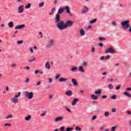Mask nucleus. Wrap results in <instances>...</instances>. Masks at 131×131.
Wrapping results in <instances>:
<instances>
[{
    "label": "nucleus",
    "instance_id": "obj_1",
    "mask_svg": "<svg viewBox=\"0 0 131 131\" xmlns=\"http://www.w3.org/2000/svg\"><path fill=\"white\" fill-rule=\"evenodd\" d=\"M63 21L61 20L60 14L56 15L55 16V23H56V26L58 27L59 30L61 29L62 25L63 24Z\"/></svg>",
    "mask_w": 131,
    "mask_h": 131
},
{
    "label": "nucleus",
    "instance_id": "obj_2",
    "mask_svg": "<svg viewBox=\"0 0 131 131\" xmlns=\"http://www.w3.org/2000/svg\"><path fill=\"white\" fill-rule=\"evenodd\" d=\"M73 24V21L71 20H68L66 22V24H64V21L62 23V25H61V27L59 30H63L64 29H66L68 27H71L72 25Z\"/></svg>",
    "mask_w": 131,
    "mask_h": 131
},
{
    "label": "nucleus",
    "instance_id": "obj_3",
    "mask_svg": "<svg viewBox=\"0 0 131 131\" xmlns=\"http://www.w3.org/2000/svg\"><path fill=\"white\" fill-rule=\"evenodd\" d=\"M54 45H55V39L54 38H52L47 40L46 47L47 49H52Z\"/></svg>",
    "mask_w": 131,
    "mask_h": 131
},
{
    "label": "nucleus",
    "instance_id": "obj_4",
    "mask_svg": "<svg viewBox=\"0 0 131 131\" xmlns=\"http://www.w3.org/2000/svg\"><path fill=\"white\" fill-rule=\"evenodd\" d=\"M20 96H21V92H18L17 95H15L14 98H11V102L14 104H17L19 102V99L17 98H19Z\"/></svg>",
    "mask_w": 131,
    "mask_h": 131
},
{
    "label": "nucleus",
    "instance_id": "obj_5",
    "mask_svg": "<svg viewBox=\"0 0 131 131\" xmlns=\"http://www.w3.org/2000/svg\"><path fill=\"white\" fill-rule=\"evenodd\" d=\"M129 20H127L125 21H123L121 23L123 28L124 29H126V28H129Z\"/></svg>",
    "mask_w": 131,
    "mask_h": 131
},
{
    "label": "nucleus",
    "instance_id": "obj_6",
    "mask_svg": "<svg viewBox=\"0 0 131 131\" xmlns=\"http://www.w3.org/2000/svg\"><path fill=\"white\" fill-rule=\"evenodd\" d=\"M25 96L26 98H28V99H29V100H31V99H32L33 98V92H28L27 91L25 92Z\"/></svg>",
    "mask_w": 131,
    "mask_h": 131
},
{
    "label": "nucleus",
    "instance_id": "obj_7",
    "mask_svg": "<svg viewBox=\"0 0 131 131\" xmlns=\"http://www.w3.org/2000/svg\"><path fill=\"white\" fill-rule=\"evenodd\" d=\"M115 52H116L115 50H114V49H113V48H110L105 51L106 54H108L109 53H112L113 54H114V53Z\"/></svg>",
    "mask_w": 131,
    "mask_h": 131
},
{
    "label": "nucleus",
    "instance_id": "obj_8",
    "mask_svg": "<svg viewBox=\"0 0 131 131\" xmlns=\"http://www.w3.org/2000/svg\"><path fill=\"white\" fill-rule=\"evenodd\" d=\"M25 27V25H19L18 26H16L15 28V30H17V29H23Z\"/></svg>",
    "mask_w": 131,
    "mask_h": 131
},
{
    "label": "nucleus",
    "instance_id": "obj_9",
    "mask_svg": "<svg viewBox=\"0 0 131 131\" xmlns=\"http://www.w3.org/2000/svg\"><path fill=\"white\" fill-rule=\"evenodd\" d=\"M65 9L64 8L60 7L58 11V15H61V14H62L64 12V10Z\"/></svg>",
    "mask_w": 131,
    "mask_h": 131
},
{
    "label": "nucleus",
    "instance_id": "obj_10",
    "mask_svg": "<svg viewBox=\"0 0 131 131\" xmlns=\"http://www.w3.org/2000/svg\"><path fill=\"white\" fill-rule=\"evenodd\" d=\"M19 13H23L24 12V6L22 5L18 7Z\"/></svg>",
    "mask_w": 131,
    "mask_h": 131
},
{
    "label": "nucleus",
    "instance_id": "obj_11",
    "mask_svg": "<svg viewBox=\"0 0 131 131\" xmlns=\"http://www.w3.org/2000/svg\"><path fill=\"white\" fill-rule=\"evenodd\" d=\"M64 119V118L63 117H58L55 118V122H58V121H61V120H63Z\"/></svg>",
    "mask_w": 131,
    "mask_h": 131
},
{
    "label": "nucleus",
    "instance_id": "obj_12",
    "mask_svg": "<svg viewBox=\"0 0 131 131\" xmlns=\"http://www.w3.org/2000/svg\"><path fill=\"white\" fill-rule=\"evenodd\" d=\"M82 12L83 13H88V12H89V8H88L86 6H84Z\"/></svg>",
    "mask_w": 131,
    "mask_h": 131
},
{
    "label": "nucleus",
    "instance_id": "obj_13",
    "mask_svg": "<svg viewBox=\"0 0 131 131\" xmlns=\"http://www.w3.org/2000/svg\"><path fill=\"white\" fill-rule=\"evenodd\" d=\"M79 99L77 98H75L73 100V102H72V106H75L76 105V103L78 102Z\"/></svg>",
    "mask_w": 131,
    "mask_h": 131
},
{
    "label": "nucleus",
    "instance_id": "obj_14",
    "mask_svg": "<svg viewBox=\"0 0 131 131\" xmlns=\"http://www.w3.org/2000/svg\"><path fill=\"white\" fill-rule=\"evenodd\" d=\"M78 69L79 72H80L81 73H84V69H83V67L80 66Z\"/></svg>",
    "mask_w": 131,
    "mask_h": 131
},
{
    "label": "nucleus",
    "instance_id": "obj_15",
    "mask_svg": "<svg viewBox=\"0 0 131 131\" xmlns=\"http://www.w3.org/2000/svg\"><path fill=\"white\" fill-rule=\"evenodd\" d=\"M72 82L74 85L77 86V85H78V83H77V81L75 80V79H72Z\"/></svg>",
    "mask_w": 131,
    "mask_h": 131
},
{
    "label": "nucleus",
    "instance_id": "obj_16",
    "mask_svg": "<svg viewBox=\"0 0 131 131\" xmlns=\"http://www.w3.org/2000/svg\"><path fill=\"white\" fill-rule=\"evenodd\" d=\"M66 95L67 96H68L69 97H71L72 96V91H68L65 93Z\"/></svg>",
    "mask_w": 131,
    "mask_h": 131
},
{
    "label": "nucleus",
    "instance_id": "obj_17",
    "mask_svg": "<svg viewBox=\"0 0 131 131\" xmlns=\"http://www.w3.org/2000/svg\"><path fill=\"white\" fill-rule=\"evenodd\" d=\"M59 82H64L65 81H67V79L61 77L59 79Z\"/></svg>",
    "mask_w": 131,
    "mask_h": 131
},
{
    "label": "nucleus",
    "instance_id": "obj_18",
    "mask_svg": "<svg viewBox=\"0 0 131 131\" xmlns=\"http://www.w3.org/2000/svg\"><path fill=\"white\" fill-rule=\"evenodd\" d=\"M64 10H66L67 13L68 14H70L71 11H70V7L69 6H67L65 8Z\"/></svg>",
    "mask_w": 131,
    "mask_h": 131
},
{
    "label": "nucleus",
    "instance_id": "obj_19",
    "mask_svg": "<svg viewBox=\"0 0 131 131\" xmlns=\"http://www.w3.org/2000/svg\"><path fill=\"white\" fill-rule=\"evenodd\" d=\"M124 95L126 96V97H128V98H131V95L127 91L124 93Z\"/></svg>",
    "mask_w": 131,
    "mask_h": 131
},
{
    "label": "nucleus",
    "instance_id": "obj_20",
    "mask_svg": "<svg viewBox=\"0 0 131 131\" xmlns=\"http://www.w3.org/2000/svg\"><path fill=\"white\" fill-rule=\"evenodd\" d=\"M50 62H46V64H45V67L46 68H47L48 69H51V66H50Z\"/></svg>",
    "mask_w": 131,
    "mask_h": 131
},
{
    "label": "nucleus",
    "instance_id": "obj_21",
    "mask_svg": "<svg viewBox=\"0 0 131 131\" xmlns=\"http://www.w3.org/2000/svg\"><path fill=\"white\" fill-rule=\"evenodd\" d=\"M77 68L76 67H74L71 69V71L72 72H76L77 70Z\"/></svg>",
    "mask_w": 131,
    "mask_h": 131
},
{
    "label": "nucleus",
    "instance_id": "obj_22",
    "mask_svg": "<svg viewBox=\"0 0 131 131\" xmlns=\"http://www.w3.org/2000/svg\"><path fill=\"white\" fill-rule=\"evenodd\" d=\"M80 33L82 36H83V35H85V32H84V30L82 29L80 31Z\"/></svg>",
    "mask_w": 131,
    "mask_h": 131
},
{
    "label": "nucleus",
    "instance_id": "obj_23",
    "mask_svg": "<svg viewBox=\"0 0 131 131\" xmlns=\"http://www.w3.org/2000/svg\"><path fill=\"white\" fill-rule=\"evenodd\" d=\"M8 26L9 27H10V28H13V26H14V24L13 23L12 21H10L8 23Z\"/></svg>",
    "mask_w": 131,
    "mask_h": 131
},
{
    "label": "nucleus",
    "instance_id": "obj_24",
    "mask_svg": "<svg viewBox=\"0 0 131 131\" xmlns=\"http://www.w3.org/2000/svg\"><path fill=\"white\" fill-rule=\"evenodd\" d=\"M91 98H92L93 100H98V96H96L95 95H92Z\"/></svg>",
    "mask_w": 131,
    "mask_h": 131
},
{
    "label": "nucleus",
    "instance_id": "obj_25",
    "mask_svg": "<svg viewBox=\"0 0 131 131\" xmlns=\"http://www.w3.org/2000/svg\"><path fill=\"white\" fill-rule=\"evenodd\" d=\"M56 10V8L53 7L51 9V13H49V15H53V14H54V11H55Z\"/></svg>",
    "mask_w": 131,
    "mask_h": 131
},
{
    "label": "nucleus",
    "instance_id": "obj_26",
    "mask_svg": "<svg viewBox=\"0 0 131 131\" xmlns=\"http://www.w3.org/2000/svg\"><path fill=\"white\" fill-rule=\"evenodd\" d=\"M110 115V113H109V112H104V116L105 117H108Z\"/></svg>",
    "mask_w": 131,
    "mask_h": 131
},
{
    "label": "nucleus",
    "instance_id": "obj_27",
    "mask_svg": "<svg viewBox=\"0 0 131 131\" xmlns=\"http://www.w3.org/2000/svg\"><path fill=\"white\" fill-rule=\"evenodd\" d=\"M45 6V2H42L39 4V8H42Z\"/></svg>",
    "mask_w": 131,
    "mask_h": 131
},
{
    "label": "nucleus",
    "instance_id": "obj_28",
    "mask_svg": "<svg viewBox=\"0 0 131 131\" xmlns=\"http://www.w3.org/2000/svg\"><path fill=\"white\" fill-rule=\"evenodd\" d=\"M31 7V4H28L25 6V9H30Z\"/></svg>",
    "mask_w": 131,
    "mask_h": 131
},
{
    "label": "nucleus",
    "instance_id": "obj_29",
    "mask_svg": "<svg viewBox=\"0 0 131 131\" xmlns=\"http://www.w3.org/2000/svg\"><path fill=\"white\" fill-rule=\"evenodd\" d=\"M31 118V116L29 115L25 118V120H27V121H28L29 120H30Z\"/></svg>",
    "mask_w": 131,
    "mask_h": 131
},
{
    "label": "nucleus",
    "instance_id": "obj_30",
    "mask_svg": "<svg viewBox=\"0 0 131 131\" xmlns=\"http://www.w3.org/2000/svg\"><path fill=\"white\" fill-rule=\"evenodd\" d=\"M101 93L102 92H101V90H98L95 92V95H101Z\"/></svg>",
    "mask_w": 131,
    "mask_h": 131
},
{
    "label": "nucleus",
    "instance_id": "obj_31",
    "mask_svg": "<svg viewBox=\"0 0 131 131\" xmlns=\"http://www.w3.org/2000/svg\"><path fill=\"white\" fill-rule=\"evenodd\" d=\"M73 130V127H68L66 128V131H72Z\"/></svg>",
    "mask_w": 131,
    "mask_h": 131
},
{
    "label": "nucleus",
    "instance_id": "obj_32",
    "mask_svg": "<svg viewBox=\"0 0 131 131\" xmlns=\"http://www.w3.org/2000/svg\"><path fill=\"white\" fill-rule=\"evenodd\" d=\"M96 22H97V18H95V19L90 21L91 24H93V23H96Z\"/></svg>",
    "mask_w": 131,
    "mask_h": 131
},
{
    "label": "nucleus",
    "instance_id": "obj_33",
    "mask_svg": "<svg viewBox=\"0 0 131 131\" xmlns=\"http://www.w3.org/2000/svg\"><path fill=\"white\" fill-rule=\"evenodd\" d=\"M108 89H110V90H113V85H112V84H110L108 85Z\"/></svg>",
    "mask_w": 131,
    "mask_h": 131
},
{
    "label": "nucleus",
    "instance_id": "obj_34",
    "mask_svg": "<svg viewBox=\"0 0 131 131\" xmlns=\"http://www.w3.org/2000/svg\"><path fill=\"white\" fill-rule=\"evenodd\" d=\"M12 117H13V115L10 114L6 117V119H9V118H12Z\"/></svg>",
    "mask_w": 131,
    "mask_h": 131
},
{
    "label": "nucleus",
    "instance_id": "obj_35",
    "mask_svg": "<svg viewBox=\"0 0 131 131\" xmlns=\"http://www.w3.org/2000/svg\"><path fill=\"white\" fill-rule=\"evenodd\" d=\"M36 60V58L35 57H34L32 59L29 60V63H31L32 62H33L34 61H35Z\"/></svg>",
    "mask_w": 131,
    "mask_h": 131
},
{
    "label": "nucleus",
    "instance_id": "obj_36",
    "mask_svg": "<svg viewBox=\"0 0 131 131\" xmlns=\"http://www.w3.org/2000/svg\"><path fill=\"white\" fill-rule=\"evenodd\" d=\"M75 130H76L80 131V130H81V128H80V127H78V126H77V127H76V128H75Z\"/></svg>",
    "mask_w": 131,
    "mask_h": 131
},
{
    "label": "nucleus",
    "instance_id": "obj_37",
    "mask_svg": "<svg viewBox=\"0 0 131 131\" xmlns=\"http://www.w3.org/2000/svg\"><path fill=\"white\" fill-rule=\"evenodd\" d=\"M23 42H24L23 40L17 41V45H21V44L23 43Z\"/></svg>",
    "mask_w": 131,
    "mask_h": 131
},
{
    "label": "nucleus",
    "instance_id": "obj_38",
    "mask_svg": "<svg viewBox=\"0 0 131 131\" xmlns=\"http://www.w3.org/2000/svg\"><path fill=\"white\" fill-rule=\"evenodd\" d=\"M117 126H113L112 127V130L111 131H115V128H116Z\"/></svg>",
    "mask_w": 131,
    "mask_h": 131
},
{
    "label": "nucleus",
    "instance_id": "obj_39",
    "mask_svg": "<svg viewBox=\"0 0 131 131\" xmlns=\"http://www.w3.org/2000/svg\"><path fill=\"white\" fill-rule=\"evenodd\" d=\"M112 99H113V100H116V95H113L112 96Z\"/></svg>",
    "mask_w": 131,
    "mask_h": 131
},
{
    "label": "nucleus",
    "instance_id": "obj_40",
    "mask_svg": "<svg viewBox=\"0 0 131 131\" xmlns=\"http://www.w3.org/2000/svg\"><path fill=\"white\" fill-rule=\"evenodd\" d=\"M64 129H65V127L64 126H62L60 128V130L61 131H64Z\"/></svg>",
    "mask_w": 131,
    "mask_h": 131
},
{
    "label": "nucleus",
    "instance_id": "obj_41",
    "mask_svg": "<svg viewBox=\"0 0 131 131\" xmlns=\"http://www.w3.org/2000/svg\"><path fill=\"white\" fill-rule=\"evenodd\" d=\"M112 112H113L114 113H115V112H116V108H113L112 110Z\"/></svg>",
    "mask_w": 131,
    "mask_h": 131
},
{
    "label": "nucleus",
    "instance_id": "obj_42",
    "mask_svg": "<svg viewBox=\"0 0 131 131\" xmlns=\"http://www.w3.org/2000/svg\"><path fill=\"white\" fill-rule=\"evenodd\" d=\"M131 91V88H127V89H126V92H129V91Z\"/></svg>",
    "mask_w": 131,
    "mask_h": 131
},
{
    "label": "nucleus",
    "instance_id": "obj_43",
    "mask_svg": "<svg viewBox=\"0 0 131 131\" xmlns=\"http://www.w3.org/2000/svg\"><path fill=\"white\" fill-rule=\"evenodd\" d=\"M105 38L104 37H99V40H105Z\"/></svg>",
    "mask_w": 131,
    "mask_h": 131
},
{
    "label": "nucleus",
    "instance_id": "obj_44",
    "mask_svg": "<svg viewBox=\"0 0 131 131\" xmlns=\"http://www.w3.org/2000/svg\"><path fill=\"white\" fill-rule=\"evenodd\" d=\"M49 83H52V82H53V79H52V78H49Z\"/></svg>",
    "mask_w": 131,
    "mask_h": 131
},
{
    "label": "nucleus",
    "instance_id": "obj_45",
    "mask_svg": "<svg viewBox=\"0 0 131 131\" xmlns=\"http://www.w3.org/2000/svg\"><path fill=\"white\" fill-rule=\"evenodd\" d=\"M66 110L68 112H69L70 113H71V110L69 109L68 107H66Z\"/></svg>",
    "mask_w": 131,
    "mask_h": 131
},
{
    "label": "nucleus",
    "instance_id": "obj_46",
    "mask_svg": "<svg viewBox=\"0 0 131 131\" xmlns=\"http://www.w3.org/2000/svg\"><path fill=\"white\" fill-rule=\"evenodd\" d=\"M90 130H94L95 129V128L94 127H90L89 128Z\"/></svg>",
    "mask_w": 131,
    "mask_h": 131
},
{
    "label": "nucleus",
    "instance_id": "obj_47",
    "mask_svg": "<svg viewBox=\"0 0 131 131\" xmlns=\"http://www.w3.org/2000/svg\"><path fill=\"white\" fill-rule=\"evenodd\" d=\"M83 66H86L88 65V62H83Z\"/></svg>",
    "mask_w": 131,
    "mask_h": 131
},
{
    "label": "nucleus",
    "instance_id": "obj_48",
    "mask_svg": "<svg viewBox=\"0 0 131 131\" xmlns=\"http://www.w3.org/2000/svg\"><path fill=\"white\" fill-rule=\"evenodd\" d=\"M108 59H110V56L107 55L105 58V60H108Z\"/></svg>",
    "mask_w": 131,
    "mask_h": 131
},
{
    "label": "nucleus",
    "instance_id": "obj_49",
    "mask_svg": "<svg viewBox=\"0 0 131 131\" xmlns=\"http://www.w3.org/2000/svg\"><path fill=\"white\" fill-rule=\"evenodd\" d=\"M5 126H11V124L6 123L5 124Z\"/></svg>",
    "mask_w": 131,
    "mask_h": 131
},
{
    "label": "nucleus",
    "instance_id": "obj_50",
    "mask_svg": "<svg viewBox=\"0 0 131 131\" xmlns=\"http://www.w3.org/2000/svg\"><path fill=\"white\" fill-rule=\"evenodd\" d=\"M30 51L31 53L32 54L33 53V48H31L30 49Z\"/></svg>",
    "mask_w": 131,
    "mask_h": 131
},
{
    "label": "nucleus",
    "instance_id": "obj_51",
    "mask_svg": "<svg viewBox=\"0 0 131 131\" xmlns=\"http://www.w3.org/2000/svg\"><path fill=\"white\" fill-rule=\"evenodd\" d=\"M60 77V75H57L55 77V79H58Z\"/></svg>",
    "mask_w": 131,
    "mask_h": 131
},
{
    "label": "nucleus",
    "instance_id": "obj_52",
    "mask_svg": "<svg viewBox=\"0 0 131 131\" xmlns=\"http://www.w3.org/2000/svg\"><path fill=\"white\" fill-rule=\"evenodd\" d=\"M104 129V126H101L100 128V130H103Z\"/></svg>",
    "mask_w": 131,
    "mask_h": 131
},
{
    "label": "nucleus",
    "instance_id": "obj_53",
    "mask_svg": "<svg viewBox=\"0 0 131 131\" xmlns=\"http://www.w3.org/2000/svg\"><path fill=\"white\" fill-rule=\"evenodd\" d=\"M102 99H106V98H107V96H106V95H103V96H102Z\"/></svg>",
    "mask_w": 131,
    "mask_h": 131
},
{
    "label": "nucleus",
    "instance_id": "obj_54",
    "mask_svg": "<svg viewBox=\"0 0 131 131\" xmlns=\"http://www.w3.org/2000/svg\"><path fill=\"white\" fill-rule=\"evenodd\" d=\"M96 118H97V116H94L92 118V120H95V119H96Z\"/></svg>",
    "mask_w": 131,
    "mask_h": 131
},
{
    "label": "nucleus",
    "instance_id": "obj_55",
    "mask_svg": "<svg viewBox=\"0 0 131 131\" xmlns=\"http://www.w3.org/2000/svg\"><path fill=\"white\" fill-rule=\"evenodd\" d=\"M24 69H27V70H29V67L27 66L24 68Z\"/></svg>",
    "mask_w": 131,
    "mask_h": 131
},
{
    "label": "nucleus",
    "instance_id": "obj_56",
    "mask_svg": "<svg viewBox=\"0 0 131 131\" xmlns=\"http://www.w3.org/2000/svg\"><path fill=\"white\" fill-rule=\"evenodd\" d=\"M120 85H119L116 88V90H120Z\"/></svg>",
    "mask_w": 131,
    "mask_h": 131
},
{
    "label": "nucleus",
    "instance_id": "obj_57",
    "mask_svg": "<svg viewBox=\"0 0 131 131\" xmlns=\"http://www.w3.org/2000/svg\"><path fill=\"white\" fill-rule=\"evenodd\" d=\"M51 88V86L50 85H48L46 86L47 90H49Z\"/></svg>",
    "mask_w": 131,
    "mask_h": 131
},
{
    "label": "nucleus",
    "instance_id": "obj_58",
    "mask_svg": "<svg viewBox=\"0 0 131 131\" xmlns=\"http://www.w3.org/2000/svg\"><path fill=\"white\" fill-rule=\"evenodd\" d=\"M92 53H94L95 52V48H94V47L92 48Z\"/></svg>",
    "mask_w": 131,
    "mask_h": 131
},
{
    "label": "nucleus",
    "instance_id": "obj_59",
    "mask_svg": "<svg viewBox=\"0 0 131 131\" xmlns=\"http://www.w3.org/2000/svg\"><path fill=\"white\" fill-rule=\"evenodd\" d=\"M98 46H99V47H103V43H99L98 44Z\"/></svg>",
    "mask_w": 131,
    "mask_h": 131
},
{
    "label": "nucleus",
    "instance_id": "obj_60",
    "mask_svg": "<svg viewBox=\"0 0 131 131\" xmlns=\"http://www.w3.org/2000/svg\"><path fill=\"white\" fill-rule=\"evenodd\" d=\"M104 59H105V57H104V56H102V57L100 58V60H104Z\"/></svg>",
    "mask_w": 131,
    "mask_h": 131
},
{
    "label": "nucleus",
    "instance_id": "obj_61",
    "mask_svg": "<svg viewBox=\"0 0 131 131\" xmlns=\"http://www.w3.org/2000/svg\"><path fill=\"white\" fill-rule=\"evenodd\" d=\"M112 25H113V26H115L116 25V24H115V23L114 21H113Z\"/></svg>",
    "mask_w": 131,
    "mask_h": 131
},
{
    "label": "nucleus",
    "instance_id": "obj_62",
    "mask_svg": "<svg viewBox=\"0 0 131 131\" xmlns=\"http://www.w3.org/2000/svg\"><path fill=\"white\" fill-rule=\"evenodd\" d=\"M127 114H128V115H131V112H130L128 111V112H127Z\"/></svg>",
    "mask_w": 131,
    "mask_h": 131
},
{
    "label": "nucleus",
    "instance_id": "obj_63",
    "mask_svg": "<svg viewBox=\"0 0 131 131\" xmlns=\"http://www.w3.org/2000/svg\"><path fill=\"white\" fill-rule=\"evenodd\" d=\"M16 66L15 64H13L11 66V67H15Z\"/></svg>",
    "mask_w": 131,
    "mask_h": 131
},
{
    "label": "nucleus",
    "instance_id": "obj_64",
    "mask_svg": "<svg viewBox=\"0 0 131 131\" xmlns=\"http://www.w3.org/2000/svg\"><path fill=\"white\" fill-rule=\"evenodd\" d=\"M129 32H131V27H130L128 29Z\"/></svg>",
    "mask_w": 131,
    "mask_h": 131
}]
</instances>
